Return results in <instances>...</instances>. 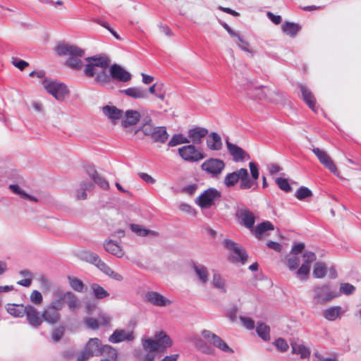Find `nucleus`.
Listing matches in <instances>:
<instances>
[{
    "mask_svg": "<svg viewBox=\"0 0 361 361\" xmlns=\"http://www.w3.org/2000/svg\"><path fill=\"white\" fill-rule=\"evenodd\" d=\"M53 300L43 310L42 318L50 324L60 319L59 312L67 305L71 312L76 313L80 307V301L75 294L69 290L57 288L52 292Z\"/></svg>",
    "mask_w": 361,
    "mask_h": 361,
    "instance_id": "f257e3e1",
    "label": "nucleus"
},
{
    "mask_svg": "<svg viewBox=\"0 0 361 361\" xmlns=\"http://www.w3.org/2000/svg\"><path fill=\"white\" fill-rule=\"evenodd\" d=\"M84 73L87 77H94L99 83H106L110 81V75L107 71L110 60L104 56L88 57L86 59Z\"/></svg>",
    "mask_w": 361,
    "mask_h": 361,
    "instance_id": "f03ea898",
    "label": "nucleus"
},
{
    "mask_svg": "<svg viewBox=\"0 0 361 361\" xmlns=\"http://www.w3.org/2000/svg\"><path fill=\"white\" fill-rule=\"evenodd\" d=\"M106 355L112 360L117 357V352L111 345H102L100 340L97 338H90L83 350L78 355L77 359L79 361H84L87 360L91 356Z\"/></svg>",
    "mask_w": 361,
    "mask_h": 361,
    "instance_id": "7ed1b4c3",
    "label": "nucleus"
},
{
    "mask_svg": "<svg viewBox=\"0 0 361 361\" xmlns=\"http://www.w3.org/2000/svg\"><path fill=\"white\" fill-rule=\"evenodd\" d=\"M56 51L59 56H68L66 63L71 68L79 70L82 66L80 60L85 54V51L76 45L70 44H59L56 48Z\"/></svg>",
    "mask_w": 361,
    "mask_h": 361,
    "instance_id": "20e7f679",
    "label": "nucleus"
},
{
    "mask_svg": "<svg viewBox=\"0 0 361 361\" xmlns=\"http://www.w3.org/2000/svg\"><path fill=\"white\" fill-rule=\"evenodd\" d=\"M79 256L82 260L94 264L102 272H103L105 275L108 276L111 279L116 281H123V276L119 273L114 271L109 265H107L100 259L98 255L90 250H84L80 252Z\"/></svg>",
    "mask_w": 361,
    "mask_h": 361,
    "instance_id": "39448f33",
    "label": "nucleus"
},
{
    "mask_svg": "<svg viewBox=\"0 0 361 361\" xmlns=\"http://www.w3.org/2000/svg\"><path fill=\"white\" fill-rule=\"evenodd\" d=\"M239 181L240 190L250 189L255 184V182L251 180L249 177L247 169L243 168L228 173L224 178V183L227 188H232Z\"/></svg>",
    "mask_w": 361,
    "mask_h": 361,
    "instance_id": "423d86ee",
    "label": "nucleus"
},
{
    "mask_svg": "<svg viewBox=\"0 0 361 361\" xmlns=\"http://www.w3.org/2000/svg\"><path fill=\"white\" fill-rule=\"evenodd\" d=\"M339 295L340 293L332 290L329 284L315 286L312 289V298L316 304H325Z\"/></svg>",
    "mask_w": 361,
    "mask_h": 361,
    "instance_id": "0eeeda50",
    "label": "nucleus"
},
{
    "mask_svg": "<svg viewBox=\"0 0 361 361\" xmlns=\"http://www.w3.org/2000/svg\"><path fill=\"white\" fill-rule=\"evenodd\" d=\"M42 85L48 93L51 94L57 100H62L68 94L67 87L57 80L44 78Z\"/></svg>",
    "mask_w": 361,
    "mask_h": 361,
    "instance_id": "6e6552de",
    "label": "nucleus"
},
{
    "mask_svg": "<svg viewBox=\"0 0 361 361\" xmlns=\"http://www.w3.org/2000/svg\"><path fill=\"white\" fill-rule=\"evenodd\" d=\"M221 192L214 188H209L202 192L196 199L195 203L201 209H208L215 204L221 197Z\"/></svg>",
    "mask_w": 361,
    "mask_h": 361,
    "instance_id": "1a4fd4ad",
    "label": "nucleus"
},
{
    "mask_svg": "<svg viewBox=\"0 0 361 361\" xmlns=\"http://www.w3.org/2000/svg\"><path fill=\"white\" fill-rule=\"evenodd\" d=\"M225 168L223 160L216 158H209L201 164V169L212 178H219Z\"/></svg>",
    "mask_w": 361,
    "mask_h": 361,
    "instance_id": "9d476101",
    "label": "nucleus"
},
{
    "mask_svg": "<svg viewBox=\"0 0 361 361\" xmlns=\"http://www.w3.org/2000/svg\"><path fill=\"white\" fill-rule=\"evenodd\" d=\"M224 245L230 252L229 259L231 261L245 264L247 259V255L244 249L229 239H225L224 240Z\"/></svg>",
    "mask_w": 361,
    "mask_h": 361,
    "instance_id": "9b49d317",
    "label": "nucleus"
},
{
    "mask_svg": "<svg viewBox=\"0 0 361 361\" xmlns=\"http://www.w3.org/2000/svg\"><path fill=\"white\" fill-rule=\"evenodd\" d=\"M224 245L230 252L229 259L231 261L245 264L247 259V255L244 249L229 239H225L224 240Z\"/></svg>",
    "mask_w": 361,
    "mask_h": 361,
    "instance_id": "f8f14e48",
    "label": "nucleus"
},
{
    "mask_svg": "<svg viewBox=\"0 0 361 361\" xmlns=\"http://www.w3.org/2000/svg\"><path fill=\"white\" fill-rule=\"evenodd\" d=\"M178 154L186 161L197 162L205 157L202 149L193 145H188L178 149Z\"/></svg>",
    "mask_w": 361,
    "mask_h": 361,
    "instance_id": "ddd939ff",
    "label": "nucleus"
},
{
    "mask_svg": "<svg viewBox=\"0 0 361 361\" xmlns=\"http://www.w3.org/2000/svg\"><path fill=\"white\" fill-rule=\"evenodd\" d=\"M304 262L295 271L296 277L301 281L307 280L310 271V264L317 259L316 255L311 251H305L302 255Z\"/></svg>",
    "mask_w": 361,
    "mask_h": 361,
    "instance_id": "4468645a",
    "label": "nucleus"
},
{
    "mask_svg": "<svg viewBox=\"0 0 361 361\" xmlns=\"http://www.w3.org/2000/svg\"><path fill=\"white\" fill-rule=\"evenodd\" d=\"M201 334L204 339L221 350L226 353H233V350L218 335L206 329L203 330Z\"/></svg>",
    "mask_w": 361,
    "mask_h": 361,
    "instance_id": "2eb2a0df",
    "label": "nucleus"
},
{
    "mask_svg": "<svg viewBox=\"0 0 361 361\" xmlns=\"http://www.w3.org/2000/svg\"><path fill=\"white\" fill-rule=\"evenodd\" d=\"M235 216L240 224L243 225L249 229H252L255 222L254 214L247 208H239L237 209Z\"/></svg>",
    "mask_w": 361,
    "mask_h": 361,
    "instance_id": "dca6fc26",
    "label": "nucleus"
},
{
    "mask_svg": "<svg viewBox=\"0 0 361 361\" xmlns=\"http://www.w3.org/2000/svg\"><path fill=\"white\" fill-rule=\"evenodd\" d=\"M145 299L152 305L157 307H167L172 301L157 291H148L145 293Z\"/></svg>",
    "mask_w": 361,
    "mask_h": 361,
    "instance_id": "f3484780",
    "label": "nucleus"
},
{
    "mask_svg": "<svg viewBox=\"0 0 361 361\" xmlns=\"http://www.w3.org/2000/svg\"><path fill=\"white\" fill-rule=\"evenodd\" d=\"M313 153L319 160L320 163L327 168L331 172L336 174L337 173V168L334 164V161L329 156V154L323 149L318 147H314L312 149Z\"/></svg>",
    "mask_w": 361,
    "mask_h": 361,
    "instance_id": "a211bd4d",
    "label": "nucleus"
},
{
    "mask_svg": "<svg viewBox=\"0 0 361 361\" xmlns=\"http://www.w3.org/2000/svg\"><path fill=\"white\" fill-rule=\"evenodd\" d=\"M134 338L133 331L119 329L114 331L110 336L109 341L113 343H118L122 341H132L134 340Z\"/></svg>",
    "mask_w": 361,
    "mask_h": 361,
    "instance_id": "6ab92c4d",
    "label": "nucleus"
},
{
    "mask_svg": "<svg viewBox=\"0 0 361 361\" xmlns=\"http://www.w3.org/2000/svg\"><path fill=\"white\" fill-rule=\"evenodd\" d=\"M109 73L110 78H112L121 82H127L131 79L130 73L117 64H114L110 67Z\"/></svg>",
    "mask_w": 361,
    "mask_h": 361,
    "instance_id": "aec40b11",
    "label": "nucleus"
},
{
    "mask_svg": "<svg viewBox=\"0 0 361 361\" xmlns=\"http://www.w3.org/2000/svg\"><path fill=\"white\" fill-rule=\"evenodd\" d=\"M208 134V130L205 128L196 126L190 129L188 132L190 142L200 144L202 139Z\"/></svg>",
    "mask_w": 361,
    "mask_h": 361,
    "instance_id": "412c9836",
    "label": "nucleus"
},
{
    "mask_svg": "<svg viewBox=\"0 0 361 361\" xmlns=\"http://www.w3.org/2000/svg\"><path fill=\"white\" fill-rule=\"evenodd\" d=\"M25 314L30 325L33 327H39L42 324V319L39 316V312L33 306L26 305Z\"/></svg>",
    "mask_w": 361,
    "mask_h": 361,
    "instance_id": "4be33fe9",
    "label": "nucleus"
},
{
    "mask_svg": "<svg viewBox=\"0 0 361 361\" xmlns=\"http://www.w3.org/2000/svg\"><path fill=\"white\" fill-rule=\"evenodd\" d=\"M103 114L114 123L123 117V112L115 106L106 105L102 109Z\"/></svg>",
    "mask_w": 361,
    "mask_h": 361,
    "instance_id": "5701e85b",
    "label": "nucleus"
},
{
    "mask_svg": "<svg viewBox=\"0 0 361 361\" xmlns=\"http://www.w3.org/2000/svg\"><path fill=\"white\" fill-rule=\"evenodd\" d=\"M140 119V114L136 110L129 109L127 110L122 117V126L124 128H128L135 125Z\"/></svg>",
    "mask_w": 361,
    "mask_h": 361,
    "instance_id": "b1692460",
    "label": "nucleus"
},
{
    "mask_svg": "<svg viewBox=\"0 0 361 361\" xmlns=\"http://www.w3.org/2000/svg\"><path fill=\"white\" fill-rule=\"evenodd\" d=\"M86 171L90 178L101 188L106 190L109 188L108 181L99 174L94 167H87Z\"/></svg>",
    "mask_w": 361,
    "mask_h": 361,
    "instance_id": "393cba45",
    "label": "nucleus"
},
{
    "mask_svg": "<svg viewBox=\"0 0 361 361\" xmlns=\"http://www.w3.org/2000/svg\"><path fill=\"white\" fill-rule=\"evenodd\" d=\"M226 144L230 154L233 157L234 161L238 162L243 161L247 154L240 147L236 145L231 143L228 140H226Z\"/></svg>",
    "mask_w": 361,
    "mask_h": 361,
    "instance_id": "a878e982",
    "label": "nucleus"
},
{
    "mask_svg": "<svg viewBox=\"0 0 361 361\" xmlns=\"http://www.w3.org/2000/svg\"><path fill=\"white\" fill-rule=\"evenodd\" d=\"M299 88L302 93V97L308 106L315 113H317L315 98L312 92L305 85H300Z\"/></svg>",
    "mask_w": 361,
    "mask_h": 361,
    "instance_id": "bb28decb",
    "label": "nucleus"
},
{
    "mask_svg": "<svg viewBox=\"0 0 361 361\" xmlns=\"http://www.w3.org/2000/svg\"><path fill=\"white\" fill-rule=\"evenodd\" d=\"M121 92L133 99H146L148 97L147 90L139 87H129L121 90Z\"/></svg>",
    "mask_w": 361,
    "mask_h": 361,
    "instance_id": "cd10ccee",
    "label": "nucleus"
},
{
    "mask_svg": "<svg viewBox=\"0 0 361 361\" xmlns=\"http://www.w3.org/2000/svg\"><path fill=\"white\" fill-rule=\"evenodd\" d=\"M152 134L149 137L159 143H164L169 136L165 126H155Z\"/></svg>",
    "mask_w": 361,
    "mask_h": 361,
    "instance_id": "c85d7f7f",
    "label": "nucleus"
},
{
    "mask_svg": "<svg viewBox=\"0 0 361 361\" xmlns=\"http://www.w3.org/2000/svg\"><path fill=\"white\" fill-rule=\"evenodd\" d=\"M207 147L214 151H219L222 148L223 144L220 135L216 133H210L207 137Z\"/></svg>",
    "mask_w": 361,
    "mask_h": 361,
    "instance_id": "c756f323",
    "label": "nucleus"
},
{
    "mask_svg": "<svg viewBox=\"0 0 361 361\" xmlns=\"http://www.w3.org/2000/svg\"><path fill=\"white\" fill-rule=\"evenodd\" d=\"M193 269L200 282L206 284L209 281V271L207 267L202 264H194Z\"/></svg>",
    "mask_w": 361,
    "mask_h": 361,
    "instance_id": "7c9ffc66",
    "label": "nucleus"
},
{
    "mask_svg": "<svg viewBox=\"0 0 361 361\" xmlns=\"http://www.w3.org/2000/svg\"><path fill=\"white\" fill-rule=\"evenodd\" d=\"M104 247L106 252L117 257H121L123 255L121 247L113 240L105 242Z\"/></svg>",
    "mask_w": 361,
    "mask_h": 361,
    "instance_id": "2f4dec72",
    "label": "nucleus"
},
{
    "mask_svg": "<svg viewBox=\"0 0 361 361\" xmlns=\"http://www.w3.org/2000/svg\"><path fill=\"white\" fill-rule=\"evenodd\" d=\"M300 28L301 27L298 24L291 22H285L281 25L282 31L291 37H295Z\"/></svg>",
    "mask_w": 361,
    "mask_h": 361,
    "instance_id": "473e14b6",
    "label": "nucleus"
},
{
    "mask_svg": "<svg viewBox=\"0 0 361 361\" xmlns=\"http://www.w3.org/2000/svg\"><path fill=\"white\" fill-rule=\"evenodd\" d=\"M290 345L292 347V353L299 355L301 358H307L310 355V350L303 344L298 342H292Z\"/></svg>",
    "mask_w": 361,
    "mask_h": 361,
    "instance_id": "72a5a7b5",
    "label": "nucleus"
},
{
    "mask_svg": "<svg viewBox=\"0 0 361 361\" xmlns=\"http://www.w3.org/2000/svg\"><path fill=\"white\" fill-rule=\"evenodd\" d=\"M93 188V184L89 181H82L79 188L75 191L77 200H85L87 198L86 191H89Z\"/></svg>",
    "mask_w": 361,
    "mask_h": 361,
    "instance_id": "f704fd0d",
    "label": "nucleus"
},
{
    "mask_svg": "<svg viewBox=\"0 0 361 361\" xmlns=\"http://www.w3.org/2000/svg\"><path fill=\"white\" fill-rule=\"evenodd\" d=\"M212 284L214 288L219 290L221 293H226L227 288L226 281L219 273H214L212 280Z\"/></svg>",
    "mask_w": 361,
    "mask_h": 361,
    "instance_id": "c9c22d12",
    "label": "nucleus"
},
{
    "mask_svg": "<svg viewBox=\"0 0 361 361\" xmlns=\"http://www.w3.org/2000/svg\"><path fill=\"white\" fill-rule=\"evenodd\" d=\"M25 307L23 305L8 304L6 310L14 317H23L25 315Z\"/></svg>",
    "mask_w": 361,
    "mask_h": 361,
    "instance_id": "e433bc0d",
    "label": "nucleus"
},
{
    "mask_svg": "<svg viewBox=\"0 0 361 361\" xmlns=\"http://www.w3.org/2000/svg\"><path fill=\"white\" fill-rule=\"evenodd\" d=\"M274 229V225L269 221H264L258 224L254 230H252L255 235L258 239L262 238L264 233L268 231H273Z\"/></svg>",
    "mask_w": 361,
    "mask_h": 361,
    "instance_id": "4c0bfd02",
    "label": "nucleus"
},
{
    "mask_svg": "<svg viewBox=\"0 0 361 361\" xmlns=\"http://www.w3.org/2000/svg\"><path fill=\"white\" fill-rule=\"evenodd\" d=\"M68 283L71 288L76 292L83 293L85 290V286L83 282L75 276H68Z\"/></svg>",
    "mask_w": 361,
    "mask_h": 361,
    "instance_id": "58836bf2",
    "label": "nucleus"
},
{
    "mask_svg": "<svg viewBox=\"0 0 361 361\" xmlns=\"http://www.w3.org/2000/svg\"><path fill=\"white\" fill-rule=\"evenodd\" d=\"M142 345L145 351L154 353L159 350V343L152 338H142Z\"/></svg>",
    "mask_w": 361,
    "mask_h": 361,
    "instance_id": "ea45409f",
    "label": "nucleus"
},
{
    "mask_svg": "<svg viewBox=\"0 0 361 361\" xmlns=\"http://www.w3.org/2000/svg\"><path fill=\"white\" fill-rule=\"evenodd\" d=\"M341 307L340 306H334L325 310L323 316L329 321L336 320L341 314Z\"/></svg>",
    "mask_w": 361,
    "mask_h": 361,
    "instance_id": "a19ab883",
    "label": "nucleus"
},
{
    "mask_svg": "<svg viewBox=\"0 0 361 361\" xmlns=\"http://www.w3.org/2000/svg\"><path fill=\"white\" fill-rule=\"evenodd\" d=\"M157 341L159 343V348H169L172 345V341L169 336L164 331H159L155 334Z\"/></svg>",
    "mask_w": 361,
    "mask_h": 361,
    "instance_id": "79ce46f5",
    "label": "nucleus"
},
{
    "mask_svg": "<svg viewBox=\"0 0 361 361\" xmlns=\"http://www.w3.org/2000/svg\"><path fill=\"white\" fill-rule=\"evenodd\" d=\"M90 288L97 299H103L109 295V293L98 283H92Z\"/></svg>",
    "mask_w": 361,
    "mask_h": 361,
    "instance_id": "37998d69",
    "label": "nucleus"
},
{
    "mask_svg": "<svg viewBox=\"0 0 361 361\" xmlns=\"http://www.w3.org/2000/svg\"><path fill=\"white\" fill-rule=\"evenodd\" d=\"M258 336L264 341H269L270 339V329L264 323H259L256 328Z\"/></svg>",
    "mask_w": 361,
    "mask_h": 361,
    "instance_id": "c03bdc74",
    "label": "nucleus"
},
{
    "mask_svg": "<svg viewBox=\"0 0 361 361\" xmlns=\"http://www.w3.org/2000/svg\"><path fill=\"white\" fill-rule=\"evenodd\" d=\"M269 90L265 87H256L250 90L249 95L256 99H263L267 97V92Z\"/></svg>",
    "mask_w": 361,
    "mask_h": 361,
    "instance_id": "a18cd8bd",
    "label": "nucleus"
},
{
    "mask_svg": "<svg viewBox=\"0 0 361 361\" xmlns=\"http://www.w3.org/2000/svg\"><path fill=\"white\" fill-rule=\"evenodd\" d=\"M130 228L137 235L142 237H145L148 235H154L156 234L155 231L142 228L140 225L138 224H131Z\"/></svg>",
    "mask_w": 361,
    "mask_h": 361,
    "instance_id": "49530a36",
    "label": "nucleus"
},
{
    "mask_svg": "<svg viewBox=\"0 0 361 361\" xmlns=\"http://www.w3.org/2000/svg\"><path fill=\"white\" fill-rule=\"evenodd\" d=\"M9 188L11 191L18 195H20L22 198L25 200H29L30 201L36 202L37 199L28 194H27L19 185L13 184L9 185Z\"/></svg>",
    "mask_w": 361,
    "mask_h": 361,
    "instance_id": "de8ad7c7",
    "label": "nucleus"
},
{
    "mask_svg": "<svg viewBox=\"0 0 361 361\" xmlns=\"http://www.w3.org/2000/svg\"><path fill=\"white\" fill-rule=\"evenodd\" d=\"M190 143L189 139L184 137L182 134H175L168 143L169 147H175L180 144Z\"/></svg>",
    "mask_w": 361,
    "mask_h": 361,
    "instance_id": "09e8293b",
    "label": "nucleus"
},
{
    "mask_svg": "<svg viewBox=\"0 0 361 361\" xmlns=\"http://www.w3.org/2000/svg\"><path fill=\"white\" fill-rule=\"evenodd\" d=\"M326 273V267L322 262H317L314 266L313 276L316 279H322Z\"/></svg>",
    "mask_w": 361,
    "mask_h": 361,
    "instance_id": "8fccbe9b",
    "label": "nucleus"
},
{
    "mask_svg": "<svg viewBox=\"0 0 361 361\" xmlns=\"http://www.w3.org/2000/svg\"><path fill=\"white\" fill-rule=\"evenodd\" d=\"M249 167L251 173L252 178L251 180L255 182L254 185L252 186V190H255L258 188V183L257 182V179L259 178V173L258 170V167L256 163L255 162H250L249 163Z\"/></svg>",
    "mask_w": 361,
    "mask_h": 361,
    "instance_id": "3c124183",
    "label": "nucleus"
},
{
    "mask_svg": "<svg viewBox=\"0 0 361 361\" xmlns=\"http://www.w3.org/2000/svg\"><path fill=\"white\" fill-rule=\"evenodd\" d=\"M312 195V191L306 187H300L295 193L297 199L302 200Z\"/></svg>",
    "mask_w": 361,
    "mask_h": 361,
    "instance_id": "603ef678",
    "label": "nucleus"
},
{
    "mask_svg": "<svg viewBox=\"0 0 361 361\" xmlns=\"http://www.w3.org/2000/svg\"><path fill=\"white\" fill-rule=\"evenodd\" d=\"M276 183L281 190L286 192H290L292 190L291 186L290 185L288 180L286 178H278L276 179Z\"/></svg>",
    "mask_w": 361,
    "mask_h": 361,
    "instance_id": "864d4df0",
    "label": "nucleus"
},
{
    "mask_svg": "<svg viewBox=\"0 0 361 361\" xmlns=\"http://www.w3.org/2000/svg\"><path fill=\"white\" fill-rule=\"evenodd\" d=\"M287 266L290 271H295L300 265V259L296 256L290 257L287 259Z\"/></svg>",
    "mask_w": 361,
    "mask_h": 361,
    "instance_id": "5fc2aeb1",
    "label": "nucleus"
},
{
    "mask_svg": "<svg viewBox=\"0 0 361 361\" xmlns=\"http://www.w3.org/2000/svg\"><path fill=\"white\" fill-rule=\"evenodd\" d=\"M30 300L35 305H40L43 300V298L39 291L34 290L30 294Z\"/></svg>",
    "mask_w": 361,
    "mask_h": 361,
    "instance_id": "6e6d98bb",
    "label": "nucleus"
},
{
    "mask_svg": "<svg viewBox=\"0 0 361 361\" xmlns=\"http://www.w3.org/2000/svg\"><path fill=\"white\" fill-rule=\"evenodd\" d=\"M355 290V286L348 283H341L340 286V292L347 295L353 294Z\"/></svg>",
    "mask_w": 361,
    "mask_h": 361,
    "instance_id": "4d7b16f0",
    "label": "nucleus"
},
{
    "mask_svg": "<svg viewBox=\"0 0 361 361\" xmlns=\"http://www.w3.org/2000/svg\"><path fill=\"white\" fill-rule=\"evenodd\" d=\"M274 344L276 346V348L281 352H286L288 349V345L283 338H279L276 339L274 341Z\"/></svg>",
    "mask_w": 361,
    "mask_h": 361,
    "instance_id": "13d9d810",
    "label": "nucleus"
},
{
    "mask_svg": "<svg viewBox=\"0 0 361 361\" xmlns=\"http://www.w3.org/2000/svg\"><path fill=\"white\" fill-rule=\"evenodd\" d=\"M153 123L141 125L137 131H142L145 136L150 137L154 128Z\"/></svg>",
    "mask_w": 361,
    "mask_h": 361,
    "instance_id": "bf43d9fd",
    "label": "nucleus"
},
{
    "mask_svg": "<svg viewBox=\"0 0 361 361\" xmlns=\"http://www.w3.org/2000/svg\"><path fill=\"white\" fill-rule=\"evenodd\" d=\"M12 63L15 67L18 68L20 71H23L29 65L27 62L18 58H12Z\"/></svg>",
    "mask_w": 361,
    "mask_h": 361,
    "instance_id": "052dcab7",
    "label": "nucleus"
},
{
    "mask_svg": "<svg viewBox=\"0 0 361 361\" xmlns=\"http://www.w3.org/2000/svg\"><path fill=\"white\" fill-rule=\"evenodd\" d=\"M240 319L243 324V326L249 330L253 329L255 328V322L250 317H240Z\"/></svg>",
    "mask_w": 361,
    "mask_h": 361,
    "instance_id": "680f3d73",
    "label": "nucleus"
},
{
    "mask_svg": "<svg viewBox=\"0 0 361 361\" xmlns=\"http://www.w3.org/2000/svg\"><path fill=\"white\" fill-rule=\"evenodd\" d=\"M85 322L88 328L91 329H97L99 328V323L97 319L92 317H87L85 319Z\"/></svg>",
    "mask_w": 361,
    "mask_h": 361,
    "instance_id": "e2e57ef3",
    "label": "nucleus"
},
{
    "mask_svg": "<svg viewBox=\"0 0 361 361\" xmlns=\"http://www.w3.org/2000/svg\"><path fill=\"white\" fill-rule=\"evenodd\" d=\"M305 248V244L303 243H299L293 245L290 250V253L294 256L301 253Z\"/></svg>",
    "mask_w": 361,
    "mask_h": 361,
    "instance_id": "0e129e2a",
    "label": "nucleus"
},
{
    "mask_svg": "<svg viewBox=\"0 0 361 361\" xmlns=\"http://www.w3.org/2000/svg\"><path fill=\"white\" fill-rule=\"evenodd\" d=\"M268 18L275 25H279L281 23L282 18L279 15H275L273 13L268 11L267 13Z\"/></svg>",
    "mask_w": 361,
    "mask_h": 361,
    "instance_id": "69168bd1",
    "label": "nucleus"
},
{
    "mask_svg": "<svg viewBox=\"0 0 361 361\" xmlns=\"http://www.w3.org/2000/svg\"><path fill=\"white\" fill-rule=\"evenodd\" d=\"M110 317L105 314H100L98 317L97 321L99 326H106L110 322Z\"/></svg>",
    "mask_w": 361,
    "mask_h": 361,
    "instance_id": "338daca9",
    "label": "nucleus"
},
{
    "mask_svg": "<svg viewBox=\"0 0 361 361\" xmlns=\"http://www.w3.org/2000/svg\"><path fill=\"white\" fill-rule=\"evenodd\" d=\"M179 209L185 212H187L188 214H192L194 212V216L196 214V212L195 209H192V207L186 203H181L179 206Z\"/></svg>",
    "mask_w": 361,
    "mask_h": 361,
    "instance_id": "774afa93",
    "label": "nucleus"
}]
</instances>
